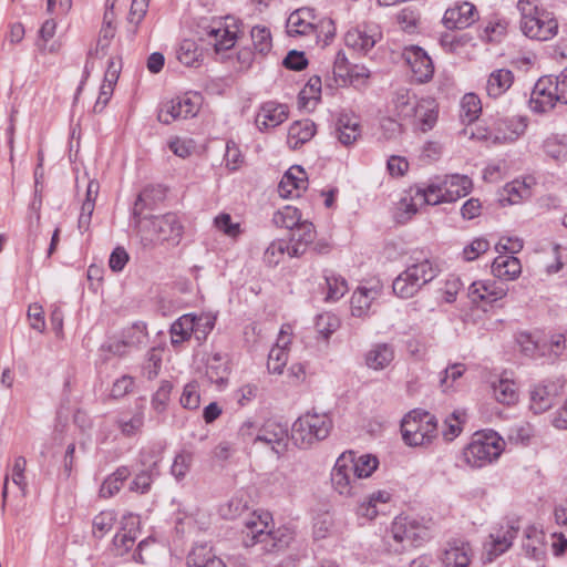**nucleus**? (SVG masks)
I'll return each instance as SVG.
<instances>
[{
	"instance_id": "obj_1",
	"label": "nucleus",
	"mask_w": 567,
	"mask_h": 567,
	"mask_svg": "<svg viewBox=\"0 0 567 567\" xmlns=\"http://www.w3.org/2000/svg\"><path fill=\"white\" fill-rule=\"evenodd\" d=\"M520 30L529 39L548 41L558 31V22L554 14L538 4L537 0H519Z\"/></svg>"
},
{
	"instance_id": "obj_2",
	"label": "nucleus",
	"mask_w": 567,
	"mask_h": 567,
	"mask_svg": "<svg viewBox=\"0 0 567 567\" xmlns=\"http://www.w3.org/2000/svg\"><path fill=\"white\" fill-rule=\"evenodd\" d=\"M134 223L144 245H150L155 241H172L173 244H177L183 235V225L178 216L174 213L152 216L151 218H141Z\"/></svg>"
},
{
	"instance_id": "obj_3",
	"label": "nucleus",
	"mask_w": 567,
	"mask_h": 567,
	"mask_svg": "<svg viewBox=\"0 0 567 567\" xmlns=\"http://www.w3.org/2000/svg\"><path fill=\"white\" fill-rule=\"evenodd\" d=\"M504 445V440L492 430L475 433L463 450V460L471 467H484L501 456Z\"/></svg>"
},
{
	"instance_id": "obj_4",
	"label": "nucleus",
	"mask_w": 567,
	"mask_h": 567,
	"mask_svg": "<svg viewBox=\"0 0 567 567\" xmlns=\"http://www.w3.org/2000/svg\"><path fill=\"white\" fill-rule=\"evenodd\" d=\"M269 518V514L258 516L254 514L249 519L245 520V528L243 529V545L245 547L260 545L261 550L271 553L288 546V536L280 530H268Z\"/></svg>"
},
{
	"instance_id": "obj_5",
	"label": "nucleus",
	"mask_w": 567,
	"mask_h": 567,
	"mask_svg": "<svg viewBox=\"0 0 567 567\" xmlns=\"http://www.w3.org/2000/svg\"><path fill=\"white\" fill-rule=\"evenodd\" d=\"M332 420L327 413L307 412L299 416L291 427V440L299 449H309L316 442L328 437Z\"/></svg>"
},
{
	"instance_id": "obj_6",
	"label": "nucleus",
	"mask_w": 567,
	"mask_h": 567,
	"mask_svg": "<svg viewBox=\"0 0 567 567\" xmlns=\"http://www.w3.org/2000/svg\"><path fill=\"white\" fill-rule=\"evenodd\" d=\"M401 432L408 445H427L437 435V420L430 412L415 409L403 417Z\"/></svg>"
},
{
	"instance_id": "obj_7",
	"label": "nucleus",
	"mask_w": 567,
	"mask_h": 567,
	"mask_svg": "<svg viewBox=\"0 0 567 567\" xmlns=\"http://www.w3.org/2000/svg\"><path fill=\"white\" fill-rule=\"evenodd\" d=\"M202 103L203 97L199 93L187 92L163 102L157 113V120L168 125L177 120L194 117L199 112Z\"/></svg>"
},
{
	"instance_id": "obj_8",
	"label": "nucleus",
	"mask_w": 567,
	"mask_h": 567,
	"mask_svg": "<svg viewBox=\"0 0 567 567\" xmlns=\"http://www.w3.org/2000/svg\"><path fill=\"white\" fill-rule=\"evenodd\" d=\"M391 535L395 542L409 546H420L431 536L429 527L412 517H396L391 525Z\"/></svg>"
},
{
	"instance_id": "obj_9",
	"label": "nucleus",
	"mask_w": 567,
	"mask_h": 567,
	"mask_svg": "<svg viewBox=\"0 0 567 567\" xmlns=\"http://www.w3.org/2000/svg\"><path fill=\"white\" fill-rule=\"evenodd\" d=\"M559 96L557 81L542 78L533 87L529 106L536 113H546L555 106L556 102H561Z\"/></svg>"
},
{
	"instance_id": "obj_10",
	"label": "nucleus",
	"mask_w": 567,
	"mask_h": 567,
	"mask_svg": "<svg viewBox=\"0 0 567 567\" xmlns=\"http://www.w3.org/2000/svg\"><path fill=\"white\" fill-rule=\"evenodd\" d=\"M565 382L560 379L546 380L537 384L530 391V410L535 414H540L549 410L556 399L561 394Z\"/></svg>"
},
{
	"instance_id": "obj_11",
	"label": "nucleus",
	"mask_w": 567,
	"mask_h": 567,
	"mask_svg": "<svg viewBox=\"0 0 567 567\" xmlns=\"http://www.w3.org/2000/svg\"><path fill=\"white\" fill-rule=\"evenodd\" d=\"M288 441V424L275 420L266 421L254 440L255 443H265L277 455L287 451Z\"/></svg>"
},
{
	"instance_id": "obj_12",
	"label": "nucleus",
	"mask_w": 567,
	"mask_h": 567,
	"mask_svg": "<svg viewBox=\"0 0 567 567\" xmlns=\"http://www.w3.org/2000/svg\"><path fill=\"white\" fill-rule=\"evenodd\" d=\"M402 58L410 66L415 82L426 83L433 78V62L422 48L406 47L402 52Z\"/></svg>"
},
{
	"instance_id": "obj_13",
	"label": "nucleus",
	"mask_w": 567,
	"mask_h": 567,
	"mask_svg": "<svg viewBox=\"0 0 567 567\" xmlns=\"http://www.w3.org/2000/svg\"><path fill=\"white\" fill-rule=\"evenodd\" d=\"M351 454L342 453L336 461L331 471V484L336 492L342 496L354 495V484L357 477L353 475L351 467Z\"/></svg>"
},
{
	"instance_id": "obj_14",
	"label": "nucleus",
	"mask_w": 567,
	"mask_h": 567,
	"mask_svg": "<svg viewBox=\"0 0 567 567\" xmlns=\"http://www.w3.org/2000/svg\"><path fill=\"white\" fill-rule=\"evenodd\" d=\"M381 39V33L374 25H361L350 29L344 35L348 48L362 54H367Z\"/></svg>"
},
{
	"instance_id": "obj_15",
	"label": "nucleus",
	"mask_w": 567,
	"mask_h": 567,
	"mask_svg": "<svg viewBox=\"0 0 567 567\" xmlns=\"http://www.w3.org/2000/svg\"><path fill=\"white\" fill-rule=\"evenodd\" d=\"M287 105L275 101H267L260 105L255 123L259 131H266L280 125L287 120Z\"/></svg>"
},
{
	"instance_id": "obj_16",
	"label": "nucleus",
	"mask_w": 567,
	"mask_h": 567,
	"mask_svg": "<svg viewBox=\"0 0 567 567\" xmlns=\"http://www.w3.org/2000/svg\"><path fill=\"white\" fill-rule=\"evenodd\" d=\"M472 558V548L468 542L452 539L447 542L441 561L443 567H467Z\"/></svg>"
},
{
	"instance_id": "obj_17",
	"label": "nucleus",
	"mask_w": 567,
	"mask_h": 567,
	"mask_svg": "<svg viewBox=\"0 0 567 567\" xmlns=\"http://www.w3.org/2000/svg\"><path fill=\"white\" fill-rule=\"evenodd\" d=\"M477 19V10L471 2H462L449 8L443 17V23L447 29H465Z\"/></svg>"
},
{
	"instance_id": "obj_18",
	"label": "nucleus",
	"mask_w": 567,
	"mask_h": 567,
	"mask_svg": "<svg viewBox=\"0 0 567 567\" xmlns=\"http://www.w3.org/2000/svg\"><path fill=\"white\" fill-rule=\"evenodd\" d=\"M308 187L307 174L300 166L290 167L282 176L278 193L284 198L299 197Z\"/></svg>"
},
{
	"instance_id": "obj_19",
	"label": "nucleus",
	"mask_w": 567,
	"mask_h": 567,
	"mask_svg": "<svg viewBox=\"0 0 567 567\" xmlns=\"http://www.w3.org/2000/svg\"><path fill=\"white\" fill-rule=\"evenodd\" d=\"M202 30L217 53L231 49L236 43V32L230 31L229 25H225L220 19L213 20L207 27H202Z\"/></svg>"
},
{
	"instance_id": "obj_20",
	"label": "nucleus",
	"mask_w": 567,
	"mask_h": 567,
	"mask_svg": "<svg viewBox=\"0 0 567 567\" xmlns=\"http://www.w3.org/2000/svg\"><path fill=\"white\" fill-rule=\"evenodd\" d=\"M337 140L344 146H350L361 136L360 118L354 113L342 112L336 122Z\"/></svg>"
},
{
	"instance_id": "obj_21",
	"label": "nucleus",
	"mask_w": 567,
	"mask_h": 567,
	"mask_svg": "<svg viewBox=\"0 0 567 567\" xmlns=\"http://www.w3.org/2000/svg\"><path fill=\"white\" fill-rule=\"evenodd\" d=\"M316 16L311 8L295 10L287 19L286 28L290 37L308 35L316 32Z\"/></svg>"
},
{
	"instance_id": "obj_22",
	"label": "nucleus",
	"mask_w": 567,
	"mask_h": 567,
	"mask_svg": "<svg viewBox=\"0 0 567 567\" xmlns=\"http://www.w3.org/2000/svg\"><path fill=\"white\" fill-rule=\"evenodd\" d=\"M519 528V522L517 519H512L507 522L505 532L491 535L492 542L488 547H485L488 561H492L512 546Z\"/></svg>"
},
{
	"instance_id": "obj_23",
	"label": "nucleus",
	"mask_w": 567,
	"mask_h": 567,
	"mask_svg": "<svg viewBox=\"0 0 567 567\" xmlns=\"http://www.w3.org/2000/svg\"><path fill=\"white\" fill-rule=\"evenodd\" d=\"M203 318L187 313L179 317L171 326V342L174 347L182 344L184 341L192 337V333H197L202 326Z\"/></svg>"
},
{
	"instance_id": "obj_24",
	"label": "nucleus",
	"mask_w": 567,
	"mask_h": 567,
	"mask_svg": "<svg viewBox=\"0 0 567 567\" xmlns=\"http://www.w3.org/2000/svg\"><path fill=\"white\" fill-rule=\"evenodd\" d=\"M420 100L408 87H399L394 91L391 104L393 113L401 121H408L415 117V104Z\"/></svg>"
},
{
	"instance_id": "obj_25",
	"label": "nucleus",
	"mask_w": 567,
	"mask_h": 567,
	"mask_svg": "<svg viewBox=\"0 0 567 567\" xmlns=\"http://www.w3.org/2000/svg\"><path fill=\"white\" fill-rule=\"evenodd\" d=\"M316 238V229L312 223L303 220L300 221L295 229L291 230L290 244L291 251H289L290 257H300L302 256L307 247L310 244H313Z\"/></svg>"
},
{
	"instance_id": "obj_26",
	"label": "nucleus",
	"mask_w": 567,
	"mask_h": 567,
	"mask_svg": "<svg viewBox=\"0 0 567 567\" xmlns=\"http://www.w3.org/2000/svg\"><path fill=\"white\" fill-rule=\"evenodd\" d=\"M441 183L442 194H444L446 203H453L466 196L473 187L472 179L468 176L458 174L447 175Z\"/></svg>"
},
{
	"instance_id": "obj_27",
	"label": "nucleus",
	"mask_w": 567,
	"mask_h": 567,
	"mask_svg": "<svg viewBox=\"0 0 567 567\" xmlns=\"http://www.w3.org/2000/svg\"><path fill=\"white\" fill-rule=\"evenodd\" d=\"M437 117L439 110L434 100L422 99L415 104V117L408 121L416 124L422 132H427L435 126Z\"/></svg>"
},
{
	"instance_id": "obj_28",
	"label": "nucleus",
	"mask_w": 567,
	"mask_h": 567,
	"mask_svg": "<svg viewBox=\"0 0 567 567\" xmlns=\"http://www.w3.org/2000/svg\"><path fill=\"white\" fill-rule=\"evenodd\" d=\"M316 134V124L311 120L293 122L288 130L287 143L291 150H298Z\"/></svg>"
},
{
	"instance_id": "obj_29",
	"label": "nucleus",
	"mask_w": 567,
	"mask_h": 567,
	"mask_svg": "<svg viewBox=\"0 0 567 567\" xmlns=\"http://www.w3.org/2000/svg\"><path fill=\"white\" fill-rule=\"evenodd\" d=\"M165 198V189L159 185L146 186L137 196L134 208L133 218L134 221L141 219V215L144 209H153L158 202Z\"/></svg>"
},
{
	"instance_id": "obj_30",
	"label": "nucleus",
	"mask_w": 567,
	"mask_h": 567,
	"mask_svg": "<svg viewBox=\"0 0 567 567\" xmlns=\"http://www.w3.org/2000/svg\"><path fill=\"white\" fill-rule=\"evenodd\" d=\"M514 83V73L508 69L494 70L487 78L486 93L492 99L502 96Z\"/></svg>"
},
{
	"instance_id": "obj_31",
	"label": "nucleus",
	"mask_w": 567,
	"mask_h": 567,
	"mask_svg": "<svg viewBox=\"0 0 567 567\" xmlns=\"http://www.w3.org/2000/svg\"><path fill=\"white\" fill-rule=\"evenodd\" d=\"M380 295L379 288L358 287L351 297V315L362 318L368 316L372 301Z\"/></svg>"
},
{
	"instance_id": "obj_32",
	"label": "nucleus",
	"mask_w": 567,
	"mask_h": 567,
	"mask_svg": "<svg viewBox=\"0 0 567 567\" xmlns=\"http://www.w3.org/2000/svg\"><path fill=\"white\" fill-rule=\"evenodd\" d=\"M493 275L502 280H514L522 272V266L515 256L499 255L492 264Z\"/></svg>"
},
{
	"instance_id": "obj_33",
	"label": "nucleus",
	"mask_w": 567,
	"mask_h": 567,
	"mask_svg": "<svg viewBox=\"0 0 567 567\" xmlns=\"http://www.w3.org/2000/svg\"><path fill=\"white\" fill-rule=\"evenodd\" d=\"M394 359V349L389 343H377L365 354V364L373 370L385 369Z\"/></svg>"
},
{
	"instance_id": "obj_34",
	"label": "nucleus",
	"mask_w": 567,
	"mask_h": 567,
	"mask_svg": "<svg viewBox=\"0 0 567 567\" xmlns=\"http://www.w3.org/2000/svg\"><path fill=\"white\" fill-rule=\"evenodd\" d=\"M468 296L474 303L480 301L493 302L505 296L503 288L495 287V282L476 281L468 288Z\"/></svg>"
},
{
	"instance_id": "obj_35",
	"label": "nucleus",
	"mask_w": 567,
	"mask_h": 567,
	"mask_svg": "<svg viewBox=\"0 0 567 567\" xmlns=\"http://www.w3.org/2000/svg\"><path fill=\"white\" fill-rule=\"evenodd\" d=\"M405 270L422 287L431 282L440 272L437 265L429 259L413 262L409 265Z\"/></svg>"
},
{
	"instance_id": "obj_36",
	"label": "nucleus",
	"mask_w": 567,
	"mask_h": 567,
	"mask_svg": "<svg viewBox=\"0 0 567 567\" xmlns=\"http://www.w3.org/2000/svg\"><path fill=\"white\" fill-rule=\"evenodd\" d=\"M495 141L512 142L515 141L526 127V124L515 121L514 118H499L495 122Z\"/></svg>"
},
{
	"instance_id": "obj_37",
	"label": "nucleus",
	"mask_w": 567,
	"mask_h": 567,
	"mask_svg": "<svg viewBox=\"0 0 567 567\" xmlns=\"http://www.w3.org/2000/svg\"><path fill=\"white\" fill-rule=\"evenodd\" d=\"M323 278L327 286L326 301H337L348 291L347 280L333 270H323Z\"/></svg>"
},
{
	"instance_id": "obj_38",
	"label": "nucleus",
	"mask_w": 567,
	"mask_h": 567,
	"mask_svg": "<svg viewBox=\"0 0 567 567\" xmlns=\"http://www.w3.org/2000/svg\"><path fill=\"white\" fill-rule=\"evenodd\" d=\"M344 453L351 454L350 467L357 478L369 477L378 468L379 460L374 455L363 454L354 458L353 452Z\"/></svg>"
},
{
	"instance_id": "obj_39",
	"label": "nucleus",
	"mask_w": 567,
	"mask_h": 567,
	"mask_svg": "<svg viewBox=\"0 0 567 567\" xmlns=\"http://www.w3.org/2000/svg\"><path fill=\"white\" fill-rule=\"evenodd\" d=\"M41 206H42V199H41V197H38L35 195L28 208V216H27L28 240H29V244L32 246V249H34L35 241L39 236L40 220H41Z\"/></svg>"
},
{
	"instance_id": "obj_40",
	"label": "nucleus",
	"mask_w": 567,
	"mask_h": 567,
	"mask_svg": "<svg viewBox=\"0 0 567 567\" xmlns=\"http://www.w3.org/2000/svg\"><path fill=\"white\" fill-rule=\"evenodd\" d=\"M392 289L398 297L408 299L419 292L422 286L404 270L393 280Z\"/></svg>"
},
{
	"instance_id": "obj_41",
	"label": "nucleus",
	"mask_w": 567,
	"mask_h": 567,
	"mask_svg": "<svg viewBox=\"0 0 567 567\" xmlns=\"http://www.w3.org/2000/svg\"><path fill=\"white\" fill-rule=\"evenodd\" d=\"M291 251V245L285 239H275L265 249L262 260L268 267H276L286 254Z\"/></svg>"
},
{
	"instance_id": "obj_42",
	"label": "nucleus",
	"mask_w": 567,
	"mask_h": 567,
	"mask_svg": "<svg viewBox=\"0 0 567 567\" xmlns=\"http://www.w3.org/2000/svg\"><path fill=\"white\" fill-rule=\"evenodd\" d=\"M173 383L168 380H162L158 389L152 394L151 406L156 414H164L167 410Z\"/></svg>"
},
{
	"instance_id": "obj_43",
	"label": "nucleus",
	"mask_w": 567,
	"mask_h": 567,
	"mask_svg": "<svg viewBox=\"0 0 567 567\" xmlns=\"http://www.w3.org/2000/svg\"><path fill=\"white\" fill-rule=\"evenodd\" d=\"M228 363L221 353H214L207 360V375L216 383L224 382L228 375Z\"/></svg>"
},
{
	"instance_id": "obj_44",
	"label": "nucleus",
	"mask_w": 567,
	"mask_h": 567,
	"mask_svg": "<svg viewBox=\"0 0 567 567\" xmlns=\"http://www.w3.org/2000/svg\"><path fill=\"white\" fill-rule=\"evenodd\" d=\"M482 112L480 97L474 93H466L461 100V118L464 123L474 122Z\"/></svg>"
},
{
	"instance_id": "obj_45",
	"label": "nucleus",
	"mask_w": 567,
	"mask_h": 567,
	"mask_svg": "<svg viewBox=\"0 0 567 567\" xmlns=\"http://www.w3.org/2000/svg\"><path fill=\"white\" fill-rule=\"evenodd\" d=\"M493 393L499 403L506 405L514 404L518 400L516 384L507 379H502L493 384Z\"/></svg>"
},
{
	"instance_id": "obj_46",
	"label": "nucleus",
	"mask_w": 567,
	"mask_h": 567,
	"mask_svg": "<svg viewBox=\"0 0 567 567\" xmlns=\"http://www.w3.org/2000/svg\"><path fill=\"white\" fill-rule=\"evenodd\" d=\"M255 52L265 56L272 48L270 30L266 27L256 25L250 31Z\"/></svg>"
},
{
	"instance_id": "obj_47",
	"label": "nucleus",
	"mask_w": 567,
	"mask_h": 567,
	"mask_svg": "<svg viewBox=\"0 0 567 567\" xmlns=\"http://www.w3.org/2000/svg\"><path fill=\"white\" fill-rule=\"evenodd\" d=\"M544 152L547 156L556 162H564L567 159V142L565 136L559 137L553 135L547 137L543 144Z\"/></svg>"
},
{
	"instance_id": "obj_48",
	"label": "nucleus",
	"mask_w": 567,
	"mask_h": 567,
	"mask_svg": "<svg viewBox=\"0 0 567 567\" xmlns=\"http://www.w3.org/2000/svg\"><path fill=\"white\" fill-rule=\"evenodd\" d=\"M272 221L277 227L292 230L301 221V215L296 207L286 206L274 214Z\"/></svg>"
},
{
	"instance_id": "obj_49",
	"label": "nucleus",
	"mask_w": 567,
	"mask_h": 567,
	"mask_svg": "<svg viewBox=\"0 0 567 567\" xmlns=\"http://www.w3.org/2000/svg\"><path fill=\"white\" fill-rule=\"evenodd\" d=\"M202 53L193 40H183L176 51L177 60L186 66H195Z\"/></svg>"
},
{
	"instance_id": "obj_50",
	"label": "nucleus",
	"mask_w": 567,
	"mask_h": 567,
	"mask_svg": "<svg viewBox=\"0 0 567 567\" xmlns=\"http://www.w3.org/2000/svg\"><path fill=\"white\" fill-rule=\"evenodd\" d=\"M115 423L124 436L132 437L141 432L144 425V413L137 411L130 419L120 417Z\"/></svg>"
},
{
	"instance_id": "obj_51",
	"label": "nucleus",
	"mask_w": 567,
	"mask_h": 567,
	"mask_svg": "<svg viewBox=\"0 0 567 567\" xmlns=\"http://www.w3.org/2000/svg\"><path fill=\"white\" fill-rule=\"evenodd\" d=\"M162 365V352L156 348H152L146 353V360L142 368L143 377L147 380H154L161 370Z\"/></svg>"
},
{
	"instance_id": "obj_52",
	"label": "nucleus",
	"mask_w": 567,
	"mask_h": 567,
	"mask_svg": "<svg viewBox=\"0 0 567 567\" xmlns=\"http://www.w3.org/2000/svg\"><path fill=\"white\" fill-rule=\"evenodd\" d=\"M340 327V320L337 316L324 312L317 316L316 319V329L319 334L323 337V339H329V337L337 331Z\"/></svg>"
},
{
	"instance_id": "obj_53",
	"label": "nucleus",
	"mask_w": 567,
	"mask_h": 567,
	"mask_svg": "<svg viewBox=\"0 0 567 567\" xmlns=\"http://www.w3.org/2000/svg\"><path fill=\"white\" fill-rule=\"evenodd\" d=\"M193 463V454L187 451H182L178 453L171 467L172 475L176 478V481H182L185 478L186 474L189 472Z\"/></svg>"
},
{
	"instance_id": "obj_54",
	"label": "nucleus",
	"mask_w": 567,
	"mask_h": 567,
	"mask_svg": "<svg viewBox=\"0 0 567 567\" xmlns=\"http://www.w3.org/2000/svg\"><path fill=\"white\" fill-rule=\"evenodd\" d=\"M115 520L116 516L114 512H101L93 519V534L99 538L103 537L106 533H109L112 529Z\"/></svg>"
},
{
	"instance_id": "obj_55",
	"label": "nucleus",
	"mask_w": 567,
	"mask_h": 567,
	"mask_svg": "<svg viewBox=\"0 0 567 567\" xmlns=\"http://www.w3.org/2000/svg\"><path fill=\"white\" fill-rule=\"evenodd\" d=\"M288 361V350L272 347L268 354L267 369L270 373L281 374Z\"/></svg>"
},
{
	"instance_id": "obj_56",
	"label": "nucleus",
	"mask_w": 567,
	"mask_h": 567,
	"mask_svg": "<svg viewBox=\"0 0 567 567\" xmlns=\"http://www.w3.org/2000/svg\"><path fill=\"white\" fill-rule=\"evenodd\" d=\"M462 416L463 413L458 411H454L451 415H449L444 420V429L442 431V435L445 441H453L456 436L462 432Z\"/></svg>"
},
{
	"instance_id": "obj_57",
	"label": "nucleus",
	"mask_w": 567,
	"mask_h": 567,
	"mask_svg": "<svg viewBox=\"0 0 567 567\" xmlns=\"http://www.w3.org/2000/svg\"><path fill=\"white\" fill-rule=\"evenodd\" d=\"M321 94V79L317 75L311 76L306 86L299 93V102L306 106L309 100L319 101Z\"/></svg>"
},
{
	"instance_id": "obj_58",
	"label": "nucleus",
	"mask_w": 567,
	"mask_h": 567,
	"mask_svg": "<svg viewBox=\"0 0 567 567\" xmlns=\"http://www.w3.org/2000/svg\"><path fill=\"white\" fill-rule=\"evenodd\" d=\"M182 406L188 410H196L200 404V395L196 382H189L184 386L179 400Z\"/></svg>"
},
{
	"instance_id": "obj_59",
	"label": "nucleus",
	"mask_w": 567,
	"mask_h": 567,
	"mask_svg": "<svg viewBox=\"0 0 567 567\" xmlns=\"http://www.w3.org/2000/svg\"><path fill=\"white\" fill-rule=\"evenodd\" d=\"M213 556L214 554L207 545H197L188 555V567H205Z\"/></svg>"
},
{
	"instance_id": "obj_60",
	"label": "nucleus",
	"mask_w": 567,
	"mask_h": 567,
	"mask_svg": "<svg viewBox=\"0 0 567 567\" xmlns=\"http://www.w3.org/2000/svg\"><path fill=\"white\" fill-rule=\"evenodd\" d=\"M443 187L442 183L439 184H430L424 189H419L416 195H420L424 203L429 205H437L441 203H446L444 198V194H442Z\"/></svg>"
},
{
	"instance_id": "obj_61",
	"label": "nucleus",
	"mask_w": 567,
	"mask_h": 567,
	"mask_svg": "<svg viewBox=\"0 0 567 567\" xmlns=\"http://www.w3.org/2000/svg\"><path fill=\"white\" fill-rule=\"evenodd\" d=\"M489 249V243L483 237L475 238L463 249V256L466 261L478 258L482 254Z\"/></svg>"
},
{
	"instance_id": "obj_62",
	"label": "nucleus",
	"mask_w": 567,
	"mask_h": 567,
	"mask_svg": "<svg viewBox=\"0 0 567 567\" xmlns=\"http://www.w3.org/2000/svg\"><path fill=\"white\" fill-rule=\"evenodd\" d=\"M506 32V23L503 21H489L486 23V25L483 28L482 33L480 34L482 40L488 41V42H498L501 38Z\"/></svg>"
},
{
	"instance_id": "obj_63",
	"label": "nucleus",
	"mask_w": 567,
	"mask_h": 567,
	"mask_svg": "<svg viewBox=\"0 0 567 567\" xmlns=\"http://www.w3.org/2000/svg\"><path fill=\"white\" fill-rule=\"evenodd\" d=\"M214 224L217 229L229 237H236L240 234V225L238 223H233L231 216L229 214L218 215L215 218Z\"/></svg>"
},
{
	"instance_id": "obj_64",
	"label": "nucleus",
	"mask_w": 567,
	"mask_h": 567,
	"mask_svg": "<svg viewBox=\"0 0 567 567\" xmlns=\"http://www.w3.org/2000/svg\"><path fill=\"white\" fill-rule=\"evenodd\" d=\"M134 386V378L131 375H122L116 379L112 385L111 395L114 399H120L125 396L133 390Z\"/></svg>"
}]
</instances>
